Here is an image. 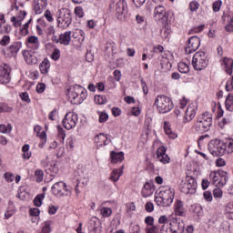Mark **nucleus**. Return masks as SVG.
<instances>
[{
    "mask_svg": "<svg viewBox=\"0 0 233 233\" xmlns=\"http://www.w3.org/2000/svg\"><path fill=\"white\" fill-rule=\"evenodd\" d=\"M161 233H183L185 232V222L181 218H173L172 215H162L159 217Z\"/></svg>",
    "mask_w": 233,
    "mask_h": 233,
    "instance_id": "nucleus-1",
    "label": "nucleus"
},
{
    "mask_svg": "<svg viewBox=\"0 0 233 233\" xmlns=\"http://www.w3.org/2000/svg\"><path fill=\"white\" fill-rule=\"evenodd\" d=\"M176 196V192L172 187H162L158 192L157 196L155 197V202L157 207H170L172 203H174V197Z\"/></svg>",
    "mask_w": 233,
    "mask_h": 233,
    "instance_id": "nucleus-2",
    "label": "nucleus"
},
{
    "mask_svg": "<svg viewBox=\"0 0 233 233\" xmlns=\"http://www.w3.org/2000/svg\"><path fill=\"white\" fill-rule=\"evenodd\" d=\"M67 96L72 105H81L86 99V93L83 86L75 85L69 87Z\"/></svg>",
    "mask_w": 233,
    "mask_h": 233,
    "instance_id": "nucleus-3",
    "label": "nucleus"
},
{
    "mask_svg": "<svg viewBox=\"0 0 233 233\" xmlns=\"http://www.w3.org/2000/svg\"><path fill=\"white\" fill-rule=\"evenodd\" d=\"M154 106L159 114H168L174 108V102L167 96L158 95L155 98Z\"/></svg>",
    "mask_w": 233,
    "mask_h": 233,
    "instance_id": "nucleus-4",
    "label": "nucleus"
},
{
    "mask_svg": "<svg viewBox=\"0 0 233 233\" xmlns=\"http://www.w3.org/2000/svg\"><path fill=\"white\" fill-rule=\"evenodd\" d=\"M212 127V115L209 112L202 113L195 123L196 132H208Z\"/></svg>",
    "mask_w": 233,
    "mask_h": 233,
    "instance_id": "nucleus-5",
    "label": "nucleus"
},
{
    "mask_svg": "<svg viewBox=\"0 0 233 233\" xmlns=\"http://www.w3.org/2000/svg\"><path fill=\"white\" fill-rule=\"evenodd\" d=\"M56 22L59 28H68L72 25V11L68 8H61L56 13Z\"/></svg>",
    "mask_w": 233,
    "mask_h": 233,
    "instance_id": "nucleus-6",
    "label": "nucleus"
},
{
    "mask_svg": "<svg viewBox=\"0 0 233 233\" xmlns=\"http://www.w3.org/2000/svg\"><path fill=\"white\" fill-rule=\"evenodd\" d=\"M52 194L54 196H56V198H68L72 196V189H70V187L66 186V183L60 181L55 183L52 187Z\"/></svg>",
    "mask_w": 233,
    "mask_h": 233,
    "instance_id": "nucleus-7",
    "label": "nucleus"
},
{
    "mask_svg": "<svg viewBox=\"0 0 233 233\" xmlns=\"http://www.w3.org/2000/svg\"><path fill=\"white\" fill-rule=\"evenodd\" d=\"M192 66L196 70H205L208 66V60H207V54L203 51L195 53L192 58Z\"/></svg>",
    "mask_w": 233,
    "mask_h": 233,
    "instance_id": "nucleus-8",
    "label": "nucleus"
},
{
    "mask_svg": "<svg viewBox=\"0 0 233 233\" xmlns=\"http://www.w3.org/2000/svg\"><path fill=\"white\" fill-rule=\"evenodd\" d=\"M209 177L214 187H225L228 182V173L227 171H212Z\"/></svg>",
    "mask_w": 233,
    "mask_h": 233,
    "instance_id": "nucleus-9",
    "label": "nucleus"
},
{
    "mask_svg": "<svg viewBox=\"0 0 233 233\" xmlns=\"http://www.w3.org/2000/svg\"><path fill=\"white\" fill-rule=\"evenodd\" d=\"M208 150L212 156L221 157L227 152V146L223 141L216 138L208 144Z\"/></svg>",
    "mask_w": 233,
    "mask_h": 233,
    "instance_id": "nucleus-10",
    "label": "nucleus"
},
{
    "mask_svg": "<svg viewBox=\"0 0 233 233\" xmlns=\"http://www.w3.org/2000/svg\"><path fill=\"white\" fill-rule=\"evenodd\" d=\"M116 15L119 21H127V17H128V6L126 0H119L116 4Z\"/></svg>",
    "mask_w": 233,
    "mask_h": 233,
    "instance_id": "nucleus-11",
    "label": "nucleus"
},
{
    "mask_svg": "<svg viewBox=\"0 0 233 233\" xmlns=\"http://www.w3.org/2000/svg\"><path fill=\"white\" fill-rule=\"evenodd\" d=\"M196 190H198V181H196V178L190 176L186 177V182L181 187V192L192 195L196 194Z\"/></svg>",
    "mask_w": 233,
    "mask_h": 233,
    "instance_id": "nucleus-12",
    "label": "nucleus"
},
{
    "mask_svg": "<svg viewBox=\"0 0 233 233\" xmlns=\"http://www.w3.org/2000/svg\"><path fill=\"white\" fill-rule=\"evenodd\" d=\"M77 114L76 113H66L64 119L62 120V125L66 130H72V128H76V125H77Z\"/></svg>",
    "mask_w": 233,
    "mask_h": 233,
    "instance_id": "nucleus-13",
    "label": "nucleus"
},
{
    "mask_svg": "<svg viewBox=\"0 0 233 233\" xmlns=\"http://www.w3.org/2000/svg\"><path fill=\"white\" fill-rule=\"evenodd\" d=\"M201 45V40L198 36H191L188 39L187 46L185 48L186 54H192V52H196L198 48H199Z\"/></svg>",
    "mask_w": 233,
    "mask_h": 233,
    "instance_id": "nucleus-14",
    "label": "nucleus"
},
{
    "mask_svg": "<svg viewBox=\"0 0 233 233\" xmlns=\"http://www.w3.org/2000/svg\"><path fill=\"white\" fill-rule=\"evenodd\" d=\"M89 230L91 233H101V230H103L101 220L96 217H92L89 220Z\"/></svg>",
    "mask_w": 233,
    "mask_h": 233,
    "instance_id": "nucleus-15",
    "label": "nucleus"
},
{
    "mask_svg": "<svg viewBox=\"0 0 233 233\" xmlns=\"http://www.w3.org/2000/svg\"><path fill=\"white\" fill-rule=\"evenodd\" d=\"M157 159L160 161V163H163L164 165H167V163H170V157L167 155V148L165 147H160L157 150Z\"/></svg>",
    "mask_w": 233,
    "mask_h": 233,
    "instance_id": "nucleus-16",
    "label": "nucleus"
},
{
    "mask_svg": "<svg viewBox=\"0 0 233 233\" xmlns=\"http://www.w3.org/2000/svg\"><path fill=\"white\" fill-rule=\"evenodd\" d=\"M110 141V136L103 133H100L95 137V143L98 148H100V147H106Z\"/></svg>",
    "mask_w": 233,
    "mask_h": 233,
    "instance_id": "nucleus-17",
    "label": "nucleus"
},
{
    "mask_svg": "<svg viewBox=\"0 0 233 233\" xmlns=\"http://www.w3.org/2000/svg\"><path fill=\"white\" fill-rule=\"evenodd\" d=\"M0 83L1 85L10 83V67L6 65L0 70Z\"/></svg>",
    "mask_w": 233,
    "mask_h": 233,
    "instance_id": "nucleus-18",
    "label": "nucleus"
},
{
    "mask_svg": "<svg viewBox=\"0 0 233 233\" xmlns=\"http://www.w3.org/2000/svg\"><path fill=\"white\" fill-rule=\"evenodd\" d=\"M174 213L175 216H179L181 218H183V216H186L187 214V209L185 208L183 201H181L180 199L175 201Z\"/></svg>",
    "mask_w": 233,
    "mask_h": 233,
    "instance_id": "nucleus-19",
    "label": "nucleus"
},
{
    "mask_svg": "<svg viewBox=\"0 0 233 233\" xmlns=\"http://www.w3.org/2000/svg\"><path fill=\"white\" fill-rule=\"evenodd\" d=\"M194 117H196V107L194 106H189L185 112L184 123L190 122Z\"/></svg>",
    "mask_w": 233,
    "mask_h": 233,
    "instance_id": "nucleus-20",
    "label": "nucleus"
},
{
    "mask_svg": "<svg viewBox=\"0 0 233 233\" xmlns=\"http://www.w3.org/2000/svg\"><path fill=\"white\" fill-rule=\"evenodd\" d=\"M46 0H35L34 10L35 14H43V10L47 6Z\"/></svg>",
    "mask_w": 233,
    "mask_h": 233,
    "instance_id": "nucleus-21",
    "label": "nucleus"
},
{
    "mask_svg": "<svg viewBox=\"0 0 233 233\" xmlns=\"http://www.w3.org/2000/svg\"><path fill=\"white\" fill-rule=\"evenodd\" d=\"M28 46L35 52V50H39V38L35 35H31L27 39Z\"/></svg>",
    "mask_w": 233,
    "mask_h": 233,
    "instance_id": "nucleus-22",
    "label": "nucleus"
},
{
    "mask_svg": "<svg viewBox=\"0 0 233 233\" xmlns=\"http://www.w3.org/2000/svg\"><path fill=\"white\" fill-rule=\"evenodd\" d=\"M154 186H152V184L147 182L143 188H142V196L143 198H150V196H152V194H154Z\"/></svg>",
    "mask_w": 233,
    "mask_h": 233,
    "instance_id": "nucleus-23",
    "label": "nucleus"
},
{
    "mask_svg": "<svg viewBox=\"0 0 233 233\" xmlns=\"http://www.w3.org/2000/svg\"><path fill=\"white\" fill-rule=\"evenodd\" d=\"M72 31H66L64 34L60 35V45H65V46H68L70 45V41H72Z\"/></svg>",
    "mask_w": 233,
    "mask_h": 233,
    "instance_id": "nucleus-24",
    "label": "nucleus"
},
{
    "mask_svg": "<svg viewBox=\"0 0 233 233\" xmlns=\"http://www.w3.org/2000/svg\"><path fill=\"white\" fill-rule=\"evenodd\" d=\"M24 59H25V62L27 65H36L37 63V57L35 56L32 55L30 51H24L23 52Z\"/></svg>",
    "mask_w": 233,
    "mask_h": 233,
    "instance_id": "nucleus-25",
    "label": "nucleus"
},
{
    "mask_svg": "<svg viewBox=\"0 0 233 233\" xmlns=\"http://www.w3.org/2000/svg\"><path fill=\"white\" fill-rule=\"evenodd\" d=\"M110 157H111V163H121L125 159V153L123 152H115L112 151L110 153Z\"/></svg>",
    "mask_w": 233,
    "mask_h": 233,
    "instance_id": "nucleus-26",
    "label": "nucleus"
},
{
    "mask_svg": "<svg viewBox=\"0 0 233 233\" xmlns=\"http://www.w3.org/2000/svg\"><path fill=\"white\" fill-rule=\"evenodd\" d=\"M223 66H224L225 72H227L229 76L232 75V70H233L232 58L225 57L223 59Z\"/></svg>",
    "mask_w": 233,
    "mask_h": 233,
    "instance_id": "nucleus-27",
    "label": "nucleus"
},
{
    "mask_svg": "<svg viewBox=\"0 0 233 233\" xmlns=\"http://www.w3.org/2000/svg\"><path fill=\"white\" fill-rule=\"evenodd\" d=\"M123 168H125V166H122L120 169H114L111 173L110 179L111 181H114L116 183V181H119V178L121 176H123Z\"/></svg>",
    "mask_w": 233,
    "mask_h": 233,
    "instance_id": "nucleus-28",
    "label": "nucleus"
},
{
    "mask_svg": "<svg viewBox=\"0 0 233 233\" xmlns=\"http://www.w3.org/2000/svg\"><path fill=\"white\" fill-rule=\"evenodd\" d=\"M41 74H48L50 70V61L48 58H45L39 66Z\"/></svg>",
    "mask_w": 233,
    "mask_h": 233,
    "instance_id": "nucleus-29",
    "label": "nucleus"
},
{
    "mask_svg": "<svg viewBox=\"0 0 233 233\" xmlns=\"http://www.w3.org/2000/svg\"><path fill=\"white\" fill-rule=\"evenodd\" d=\"M155 17L157 19H163L165 17V7L163 5H158L154 10Z\"/></svg>",
    "mask_w": 233,
    "mask_h": 233,
    "instance_id": "nucleus-30",
    "label": "nucleus"
},
{
    "mask_svg": "<svg viewBox=\"0 0 233 233\" xmlns=\"http://www.w3.org/2000/svg\"><path fill=\"white\" fill-rule=\"evenodd\" d=\"M164 130L169 139H176L177 137V135L172 131V128H170V126L167 122L164 124Z\"/></svg>",
    "mask_w": 233,
    "mask_h": 233,
    "instance_id": "nucleus-31",
    "label": "nucleus"
},
{
    "mask_svg": "<svg viewBox=\"0 0 233 233\" xmlns=\"http://www.w3.org/2000/svg\"><path fill=\"white\" fill-rule=\"evenodd\" d=\"M21 46H23V44H21V42H15L8 47V51L11 54H17V52L21 50Z\"/></svg>",
    "mask_w": 233,
    "mask_h": 233,
    "instance_id": "nucleus-32",
    "label": "nucleus"
},
{
    "mask_svg": "<svg viewBox=\"0 0 233 233\" xmlns=\"http://www.w3.org/2000/svg\"><path fill=\"white\" fill-rule=\"evenodd\" d=\"M225 105L227 110H228L229 112H233V95H228Z\"/></svg>",
    "mask_w": 233,
    "mask_h": 233,
    "instance_id": "nucleus-33",
    "label": "nucleus"
},
{
    "mask_svg": "<svg viewBox=\"0 0 233 233\" xmlns=\"http://www.w3.org/2000/svg\"><path fill=\"white\" fill-rule=\"evenodd\" d=\"M178 70L181 74H188L190 72V67L185 62L178 63Z\"/></svg>",
    "mask_w": 233,
    "mask_h": 233,
    "instance_id": "nucleus-34",
    "label": "nucleus"
},
{
    "mask_svg": "<svg viewBox=\"0 0 233 233\" xmlns=\"http://www.w3.org/2000/svg\"><path fill=\"white\" fill-rule=\"evenodd\" d=\"M43 199H45V194L37 195L34 199L35 207H41L43 205Z\"/></svg>",
    "mask_w": 233,
    "mask_h": 233,
    "instance_id": "nucleus-35",
    "label": "nucleus"
},
{
    "mask_svg": "<svg viewBox=\"0 0 233 233\" xmlns=\"http://www.w3.org/2000/svg\"><path fill=\"white\" fill-rule=\"evenodd\" d=\"M95 103L96 105H105L106 103V96H95Z\"/></svg>",
    "mask_w": 233,
    "mask_h": 233,
    "instance_id": "nucleus-36",
    "label": "nucleus"
},
{
    "mask_svg": "<svg viewBox=\"0 0 233 233\" xmlns=\"http://www.w3.org/2000/svg\"><path fill=\"white\" fill-rule=\"evenodd\" d=\"M100 213H101V216H103V218H110V216H112V208H102L100 209Z\"/></svg>",
    "mask_w": 233,
    "mask_h": 233,
    "instance_id": "nucleus-37",
    "label": "nucleus"
},
{
    "mask_svg": "<svg viewBox=\"0 0 233 233\" xmlns=\"http://www.w3.org/2000/svg\"><path fill=\"white\" fill-rule=\"evenodd\" d=\"M51 225H52V221H46L44 223V226L42 227V233L52 232V228H50Z\"/></svg>",
    "mask_w": 233,
    "mask_h": 233,
    "instance_id": "nucleus-38",
    "label": "nucleus"
},
{
    "mask_svg": "<svg viewBox=\"0 0 233 233\" xmlns=\"http://www.w3.org/2000/svg\"><path fill=\"white\" fill-rule=\"evenodd\" d=\"M226 146V152L228 154H232L233 152V138H229L227 143L225 144Z\"/></svg>",
    "mask_w": 233,
    "mask_h": 233,
    "instance_id": "nucleus-39",
    "label": "nucleus"
},
{
    "mask_svg": "<svg viewBox=\"0 0 233 233\" xmlns=\"http://www.w3.org/2000/svg\"><path fill=\"white\" fill-rule=\"evenodd\" d=\"M98 121L99 123H106L108 121V113L106 112H98Z\"/></svg>",
    "mask_w": 233,
    "mask_h": 233,
    "instance_id": "nucleus-40",
    "label": "nucleus"
},
{
    "mask_svg": "<svg viewBox=\"0 0 233 233\" xmlns=\"http://www.w3.org/2000/svg\"><path fill=\"white\" fill-rule=\"evenodd\" d=\"M213 196L216 199H221L223 198V190L218 187L213 190Z\"/></svg>",
    "mask_w": 233,
    "mask_h": 233,
    "instance_id": "nucleus-41",
    "label": "nucleus"
},
{
    "mask_svg": "<svg viewBox=\"0 0 233 233\" xmlns=\"http://www.w3.org/2000/svg\"><path fill=\"white\" fill-rule=\"evenodd\" d=\"M35 176L36 177L37 183H41L43 181V177L45 176V173L41 169H36L35 173Z\"/></svg>",
    "mask_w": 233,
    "mask_h": 233,
    "instance_id": "nucleus-42",
    "label": "nucleus"
},
{
    "mask_svg": "<svg viewBox=\"0 0 233 233\" xmlns=\"http://www.w3.org/2000/svg\"><path fill=\"white\" fill-rule=\"evenodd\" d=\"M222 5H223V2L221 0L215 1L212 5L213 12H219V10H221Z\"/></svg>",
    "mask_w": 233,
    "mask_h": 233,
    "instance_id": "nucleus-43",
    "label": "nucleus"
},
{
    "mask_svg": "<svg viewBox=\"0 0 233 233\" xmlns=\"http://www.w3.org/2000/svg\"><path fill=\"white\" fill-rule=\"evenodd\" d=\"M36 136L38 137H40V139H42V145H39L40 148H43V145H45V143H46V132L42 131V132H38L36 134Z\"/></svg>",
    "mask_w": 233,
    "mask_h": 233,
    "instance_id": "nucleus-44",
    "label": "nucleus"
},
{
    "mask_svg": "<svg viewBox=\"0 0 233 233\" xmlns=\"http://www.w3.org/2000/svg\"><path fill=\"white\" fill-rule=\"evenodd\" d=\"M147 230L151 231L152 233H161V223L159 222V218H158V225L157 226H151V228H147Z\"/></svg>",
    "mask_w": 233,
    "mask_h": 233,
    "instance_id": "nucleus-45",
    "label": "nucleus"
},
{
    "mask_svg": "<svg viewBox=\"0 0 233 233\" xmlns=\"http://www.w3.org/2000/svg\"><path fill=\"white\" fill-rule=\"evenodd\" d=\"M198 9H199V3H198V1H192L189 4L190 12H198Z\"/></svg>",
    "mask_w": 233,
    "mask_h": 233,
    "instance_id": "nucleus-46",
    "label": "nucleus"
},
{
    "mask_svg": "<svg viewBox=\"0 0 233 233\" xmlns=\"http://www.w3.org/2000/svg\"><path fill=\"white\" fill-rule=\"evenodd\" d=\"M14 108L8 106L6 104H0V112H13Z\"/></svg>",
    "mask_w": 233,
    "mask_h": 233,
    "instance_id": "nucleus-47",
    "label": "nucleus"
},
{
    "mask_svg": "<svg viewBox=\"0 0 233 233\" xmlns=\"http://www.w3.org/2000/svg\"><path fill=\"white\" fill-rule=\"evenodd\" d=\"M204 28H205V25H198L191 29L189 31V34H199V32H203Z\"/></svg>",
    "mask_w": 233,
    "mask_h": 233,
    "instance_id": "nucleus-48",
    "label": "nucleus"
},
{
    "mask_svg": "<svg viewBox=\"0 0 233 233\" xmlns=\"http://www.w3.org/2000/svg\"><path fill=\"white\" fill-rule=\"evenodd\" d=\"M46 35H56V27L54 25H48L46 29Z\"/></svg>",
    "mask_w": 233,
    "mask_h": 233,
    "instance_id": "nucleus-49",
    "label": "nucleus"
},
{
    "mask_svg": "<svg viewBox=\"0 0 233 233\" xmlns=\"http://www.w3.org/2000/svg\"><path fill=\"white\" fill-rule=\"evenodd\" d=\"M59 57H61V51L59 49L56 48L52 53V59L54 61L59 60Z\"/></svg>",
    "mask_w": 233,
    "mask_h": 233,
    "instance_id": "nucleus-50",
    "label": "nucleus"
},
{
    "mask_svg": "<svg viewBox=\"0 0 233 233\" xmlns=\"http://www.w3.org/2000/svg\"><path fill=\"white\" fill-rule=\"evenodd\" d=\"M0 132H2V134H6V132H12V126L8 125L7 127L5 125H0Z\"/></svg>",
    "mask_w": 233,
    "mask_h": 233,
    "instance_id": "nucleus-51",
    "label": "nucleus"
},
{
    "mask_svg": "<svg viewBox=\"0 0 233 233\" xmlns=\"http://www.w3.org/2000/svg\"><path fill=\"white\" fill-rule=\"evenodd\" d=\"M11 21L15 28H19V26H21V25H22V23H21L22 20L19 19L18 17L13 16L11 18Z\"/></svg>",
    "mask_w": 233,
    "mask_h": 233,
    "instance_id": "nucleus-52",
    "label": "nucleus"
},
{
    "mask_svg": "<svg viewBox=\"0 0 233 233\" xmlns=\"http://www.w3.org/2000/svg\"><path fill=\"white\" fill-rule=\"evenodd\" d=\"M75 15H76L77 17H83L85 15V13L83 12V7L76 6L75 8Z\"/></svg>",
    "mask_w": 233,
    "mask_h": 233,
    "instance_id": "nucleus-53",
    "label": "nucleus"
},
{
    "mask_svg": "<svg viewBox=\"0 0 233 233\" xmlns=\"http://www.w3.org/2000/svg\"><path fill=\"white\" fill-rule=\"evenodd\" d=\"M136 21H137V25H147V20L145 19V16L137 15Z\"/></svg>",
    "mask_w": 233,
    "mask_h": 233,
    "instance_id": "nucleus-54",
    "label": "nucleus"
},
{
    "mask_svg": "<svg viewBox=\"0 0 233 233\" xmlns=\"http://www.w3.org/2000/svg\"><path fill=\"white\" fill-rule=\"evenodd\" d=\"M46 21H48L49 23H53L54 22V17L52 16V12H50V10H46L44 14Z\"/></svg>",
    "mask_w": 233,
    "mask_h": 233,
    "instance_id": "nucleus-55",
    "label": "nucleus"
},
{
    "mask_svg": "<svg viewBox=\"0 0 233 233\" xmlns=\"http://www.w3.org/2000/svg\"><path fill=\"white\" fill-rule=\"evenodd\" d=\"M57 130H58V137H60L61 139H63V141H65V137H66V134L65 133L63 127H61V126H58Z\"/></svg>",
    "mask_w": 233,
    "mask_h": 233,
    "instance_id": "nucleus-56",
    "label": "nucleus"
},
{
    "mask_svg": "<svg viewBox=\"0 0 233 233\" xmlns=\"http://www.w3.org/2000/svg\"><path fill=\"white\" fill-rule=\"evenodd\" d=\"M203 197L208 203L212 202V193L210 191H205Z\"/></svg>",
    "mask_w": 233,
    "mask_h": 233,
    "instance_id": "nucleus-57",
    "label": "nucleus"
},
{
    "mask_svg": "<svg viewBox=\"0 0 233 233\" xmlns=\"http://www.w3.org/2000/svg\"><path fill=\"white\" fill-rule=\"evenodd\" d=\"M10 43V36L8 35H4L2 40L0 41V45H2V46H6V45H8Z\"/></svg>",
    "mask_w": 233,
    "mask_h": 233,
    "instance_id": "nucleus-58",
    "label": "nucleus"
},
{
    "mask_svg": "<svg viewBox=\"0 0 233 233\" xmlns=\"http://www.w3.org/2000/svg\"><path fill=\"white\" fill-rule=\"evenodd\" d=\"M227 32H233V17H230L228 24L226 25Z\"/></svg>",
    "mask_w": 233,
    "mask_h": 233,
    "instance_id": "nucleus-59",
    "label": "nucleus"
},
{
    "mask_svg": "<svg viewBox=\"0 0 233 233\" xmlns=\"http://www.w3.org/2000/svg\"><path fill=\"white\" fill-rule=\"evenodd\" d=\"M147 212H154V204L152 202H147L145 205Z\"/></svg>",
    "mask_w": 233,
    "mask_h": 233,
    "instance_id": "nucleus-60",
    "label": "nucleus"
},
{
    "mask_svg": "<svg viewBox=\"0 0 233 233\" xmlns=\"http://www.w3.org/2000/svg\"><path fill=\"white\" fill-rule=\"evenodd\" d=\"M20 97L22 99V101H25V103H30V96H28V93L27 92H25V93H22L20 95Z\"/></svg>",
    "mask_w": 233,
    "mask_h": 233,
    "instance_id": "nucleus-61",
    "label": "nucleus"
},
{
    "mask_svg": "<svg viewBox=\"0 0 233 233\" xmlns=\"http://www.w3.org/2000/svg\"><path fill=\"white\" fill-rule=\"evenodd\" d=\"M14 178H15L14 174H12V173H5V179L6 181H8V183H12V181H14Z\"/></svg>",
    "mask_w": 233,
    "mask_h": 233,
    "instance_id": "nucleus-62",
    "label": "nucleus"
},
{
    "mask_svg": "<svg viewBox=\"0 0 233 233\" xmlns=\"http://www.w3.org/2000/svg\"><path fill=\"white\" fill-rule=\"evenodd\" d=\"M145 223L146 225H149V227H152L154 225V217H150V216L147 217L145 218Z\"/></svg>",
    "mask_w": 233,
    "mask_h": 233,
    "instance_id": "nucleus-63",
    "label": "nucleus"
},
{
    "mask_svg": "<svg viewBox=\"0 0 233 233\" xmlns=\"http://www.w3.org/2000/svg\"><path fill=\"white\" fill-rule=\"evenodd\" d=\"M233 213V202H229L226 206V214Z\"/></svg>",
    "mask_w": 233,
    "mask_h": 233,
    "instance_id": "nucleus-64",
    "label": "nucleus"
}]
</instances>
